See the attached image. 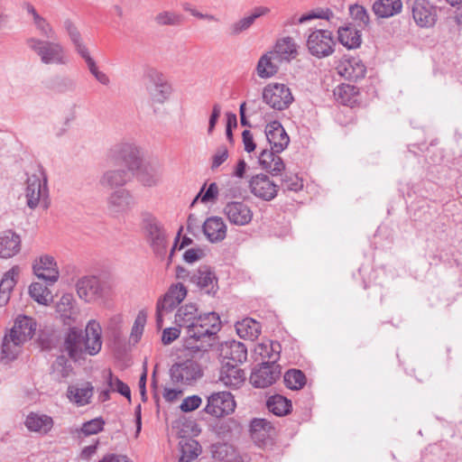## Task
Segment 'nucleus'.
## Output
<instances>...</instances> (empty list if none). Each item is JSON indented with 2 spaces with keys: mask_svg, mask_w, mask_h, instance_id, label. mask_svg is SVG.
Masks as SVG:
<instances>
[{
  "mask_svg": "<svg viewBox=\"0 0 462 462\" xmlns=\"http://www.w3.org/2000/svg\"><path fill=\"white\" fill-rule=\"evenodd\" d=\"M175 322L186 328L183 346L194 353L205 352L209 344L206 338L217 334L220 329V318L216 312L199 314L194 304L180 307L175 314Z\"/></svg>",
  "mask_w": 462,
  "mask_h": 462,
  "instance_id": "1",
  "label": "nucleus"
},
{
  "mask_svg": "<svg viewBox=\"0 0 462 462\" xmlns=\"http://www.w3.org/2000/svg\"><path fill=\"white\" fill-rule=\"evenodd\" d=\"M102 328L100 324L91 319L88 322L85 334L77 328H70L64 338L63 348L70 358L77 360L82 354L95 356L102 347Z\"/></svg>",
  "mask_w": 462,
  "mask_h": 462,
  "instance_id": "2",
  "label": "nucleus"
},
{
  "mask_svg": "<svg viewBox=\"0 0 462 462\" xmlns=\"http://www.w3.org/2000/svg\"><path fill=\"white\" fill-rule=\"evenodd\" d=\"M22 196L26 207L31 210L49 208L48 180L42 167L35 166L26 172Z\"/></svg>",
  "mask_w": 462,
  "mask_h": 462,
  "instance_id": "3",
  "label": "nucleus"
},
{
  "mask_svg": "<svg viewBox=\"0 0 462 462\" xmlns=\"http://www.w3.org/2000/svg\"><path fill=\"white\" fill-rule=\"evenodd\" d=\"M25 45L44 65L67 66L69 63V55L66 47L58 41L31 36L25 40Z\"/></svg>",
  "mask_w": 462,
  "mask_h": 462,
  "instance_id": "4",
  "label": "nucleus"
},
{
  "mask_svg": "<svg viewBox=\"0 0 462 462\" xmlns=\"http://www.w3.org/2000/svg\"><path fill=\"white\" fill-rule=\"evenodd\" d=\"M142 227L155 255L162 257L166 253L168 236L162 223L152 214L143 212Z\"/></svg>",
  "mask_w": 462,
  "mask_h": 462,
  "instance_id": "5",
  "label": "nucleus"
},
{
  "mask_svg": "<svg viewBox=\"0 0 462 462\" xmlns=\"http://www.w3.org/2000/svg\"><path fill=\"white\" fill-rule=\"evenodd\" d=\"M187 296L186 287L180 283H174L170 286L168 291L162 296L156 305V324L162 328L163 317L171 312Z\"/></svg>",
  "mask_w": 462,
  "mask_h": 462,
  "instance_id": "6",
  "label": "nucleus"
},
{
  "mask_svg": "<svg viewBox=\"0 0 462 462\" xmlns=\"http://www.w3.org/2000/svg\"><path fill=\"white\" fill-rule=\"evenodd\" d=\"M306 45L312 56L323 59L334 53L336 42L330 31L316 29L310 32Z\"/></svg>",
  "mask_w": 462,
  "mask_h": 462,
  "instance_id": "7",
  "label": "nucleus"
},
{
  "mask_svg": "<svg viewBox=\"0 0 462 462\" xmlns=\"http://www.w3.org/2000/svg\"><path fill=\"white\" fill-rule=\"evenodd\" d=\"M411 17L421 29L433 28L439 20V8L430 0H412L410 3Z\"/></svg>",
  "mask_w": 462,
  "mask_h": 462,
  "instance_id": "8",
  "label": "nucleus"
},
{
  "mask_svg": "<svg viewBox=\"0 0 462 462\" xmlns=\"http://www.w3.org/2000/svg\"><path fill=\"white\" fill-rule=\"evenodd\" d=\"M263 100L270 107L283 110L293 101L291 89L282 83H270L263 89Z\"/></svg>",
  "mask_w": 462,
  "mask_h": 462,
  "instance_id": "9",
  "label": "nucleus"
},
{
  "mask_svg": "<svg viewBox=\"0 0 462 462\" xmlns=\"http://www.w3.org/2000/svg\"><path fill=\"white\" fill-rule=\"evenodd\" d=\"M77 294L87 303H96L106 295V290L101 281L96 276H85L76 283Z\"/></svg>",
  "mask_w": 462,
  "mask_h": 462,
  "instance_id": "10",
  "label": "nucleus"
},
{
  "mask_svg": "<svg viewBox=\"0 0 462 462\" xmlns=\"http://www.w3.org/2000/svg\"><path fill=\"white\" fill-rule=\"evenodd\" d=\"M236 409L234 396L229 392H217L208 396L206 413L220 418L232 413Z\"/></svg>",
  "mask_w": 462,
  "mask_h": 462,
  "instance_id": "11",
  "label": "nucleus"
},
{
  "mask_svg": "<svg viewBox=\"0 0 462 462\" xmlns=\"http://www.w3.org/2000/svg\"><path fill=\"white\" fill-rule=\"evenodd\" d=\"M170 374L173 382L189 384L202 376V369L197 361L186 359L173 364Z\"/></svg>",
  "mask_w": 462,
  "mask_h": 462,
  "instance_id": "12",
  "label": "nucleus"
},
{
  "mask_svg": "<svg viewBox=\"0 0 462 462\" xmlns=\"http://www.w3.org/2000/svg\"><path fill=\"white\" fill-rule=\"evenodd\" d=\"M134 205V197L131 192L125 189L115 190L107 198V211L113 217L124 216Z\"/></svg>",
  "mask_w": 462,
  "mask_h": 462,
  "instance_id": "13",
  "label": "nucleus"
},
{
  "mask_svg": "<svg viewBox=\"0 0 462 462\" xmlns=\"http://www.w3.org/2000/svg\"><path fill=\"white\" fill-rule=\"evenodd\" d=\"M223 213L232 225L239 226L250 224L254 217L251 207L243 201H228Z\"/></svg>",
  "mask_w": 462,
  "mask_h": 462,
  "instance_id": "14",
  "label": "nucleus"
},
{
  "mask_svg": "<svg viewBox=\"0 0 462 462\" xmlns=\"http://www.w3.org/2000/svg\"><path fill=\"white\" fill-rule=\"evenodd\" d=\"M149 77L153 80V86L147 88L151 102L159 105L164 104L172 94L171 85L156 70H151Z\"/></svg>",
  "mask_w": 462,
  "mask_h": 462,
  "instance_id": "15",
  "label": "nucleus"
},
{
  "mask_svg": "<svg viewBox=\"0 0 462 462\" xmlns=\"http://www.w3.org/2000/svg\"><path fill=\"white\" fill-rule=\"evenodd\" d=\"M251 192L263 200H272L277 195L276 184L265 174L254 176L249 182Z\"/></svg>",
  "mask_w": 462,
  "mask_h": 462,
  "instance_id": "16",
  "label": "nucleus"
},
{
  "mask_svg": "<svg viewBox=\"0 0 462 462\" xmlns=\"http://www.w3.org/2000/svg\"><path fill=\"white\" fill-rule=\"evenodd\" d=\"M22 239L19 234L12 229L0 232V258L10 259L21 251Z\"/></svg>",
  "mask_w": 462,
  "mask_h": 462,
  "instance_id": "17",
  "label": "nucleus"
},
{
  "mask_svg": "<svg viewBox=\"0 0 462 462\" xmlns=\"http://www.w3.org/2000/svg\"><path fill=\"white\" fill-rule=\"evenodd\" d=\"M337 69L338 74L348 80L363 79L366 71L364 62L357 57L343 58Z\"/></svg>",
  "mask_w": 462,
  "mask_h": 462,
  "instance_id": "18",
  "label": "nucleus"
},
{
  "mask_svg": "<svg viewBox=\"0 0 462 462\" xmlns=\"http://www.w3.org/2000/svg\"><path fill=\"white\" fill-rule=\"evenodd\" d=\"M265 135L272 150L275 152H282L290 142L284 128L277 121L271 122L266 125Z\"/></svg>",
  "mask_w": 462,
  "mask_h": 462,
  "instance_id": "19",
  "label": "nucleus"
},
{
  "mask_svg": "<svg viewBox=\"0 0 462 462\" xmlns=\"http://www.w3.org/2000/svg\"><path fill=\"white\" fill-rule=\"evenodd\" d=\"M279 376L277 366L263 363L251 374L250 383L256 388H265L273 384Z\"/></svg>",
  "mask_w": 462,
  "mask_h": 462,
  "instance_id": "20",
  "label": "nucleus"
},
{
  "mask_svg": "<svg viewBox=\"0 0 462 462\" xmlns=\"http://www.w3.org/2000/svg\"><path fill=\"white\" fill-rule=\"evenodd\" d=\"M218 381L226 387L237 389L244 384L245 374L236 365L226 363L219 371Z\"/></svg>",
  "mask_w": 462,
  "mask_h": 462,
  "instance_id": "21",
  "label": "nucleus"
},
{
  "mask_svg": "<svg viewBox=\"0 0 462 462\" xmlns=\"http://www.w3.org/2000/svg\"><path fill=\"white\" fill-rule=\"evenodd\" d=\"M282 62L277 54L272 51L265 52L260 57L256 64L257 76L263 79L273 78L277 74Z\"/></svg>",
  "mask_w": 462,
  "mask_h": 462,
  "instance_id": "22",
  "label": "nucleus"
},
{
  "mask_svg": "<svg viewBox=\"0 0 462 462\" xmlns=\"http://www.w3.org/2000/svg\"><path fill=\"white\" fill-rule=\"evenodd\" d=\"M226 225L220 217H210L204 222V235L212 243L224 240L226 236Z\"/></svg>",
  "mask_w": 462,
  "mask_h": 462,
  "instance_id": "23",
  "label": "nucleus"
},
{
  "mask_svg": "<svg viewBox=\"0 0 462 462\" xmlns=\"http://www.w3.org/2000/svg\"><path fill=\"white\" fill-rule=\"evenodd\" d=\"M281 345L273 341H263L258 343L254 349V356L263 361V364L273 365L279 358Z\"/></svg>",
  "mask_w": 462,
  "mask_h": 462,
  "instance_id": "24",
  "label": "nucleus"
},
{
  "mask_svg": "<svg viewBox=\"0 0 462 462\" xmlns=\"http://www.w3.org/2000/svg\"><path fill=\"white\" fill-rule=\"evenodd\" d=\"M220 356L234 363H243L247 358V348L242 342L230 340L221 344Z\"/></svg>",
  "mask_w": 462,
  "mask_h": 462,
  "instance_id": "25",
  "label": "nucleus"
},
{
  "mask_svg": "<svg viewBox=\"0 0 462 462\" xmlns=\"http://www.w3.org/2000/svg\"><path fill=\"white\" fill-rule=\"evenodd\" d=\"M35 330L36 322L32 318L24 315H19L15 319L14 324L9 333L12 337H17L27 342L32 337Z\"/></svg>",
  "mask_w": 462,
  "mask_h": 462,
  "instance_id": "26",
  "label": "nucleus"
},
{
  "mask_svg": "<svg viewBox=\"0 0 462 462\" xmlns=\"http://www.w3.org/2000/svg\"><path fill=\"white\" fill-rule=\"evenodd\" d=\"M337 38L338 42L348 50L357 49L362 43L361 32L351 23L337 29Z\"/></svg>",
  "mask_w": 462,
  "mask_h": 462,
  "instance_id": "27",
  "label": "nucleus"
},
{
  "mask_svg": "<svg viewBox=\"0 0 462 462\" xmlns=\"http://www.w3.org/2000/svg\"><path fill=\"white\" fill-rule=\"evenodd\" d=\"M25 426L30 431L46 435L53 427V420L46 414L31 412L26 417Z\"/></svg>",
  "mask_w": 462,
  "mask_h": 462,
  "instance_id": "28",
  "label": "nucleus"
},
{
  "mask_svg": "<svg viewBox=\"0 0 462 462\" xmlns=\"http://www.w3.org/2000/svg\"><path fill=\"white\" fill-rule=\"evenodd\" d=\"M402 0H376L372 5V11L378 18H390L402 11Z\"/></svg>",
  "mask_w": 462,
  "mask_h": 462,
  "instance_id": "29",
  "label": "nucleus"
},
{
  "mask_svg": "<svg viewBox=\"0 0 462 462\" xmlns=\"http://www.w3.org/2000/svg\"><path fill=\"white\" fill-rule=\"evenodd\" d=\"M34 274L47 284L55 283L60 277V270L56 262H35L32 266Z\"/></svg>",
  "mask_w": 462,
  "mask_h": 462,
  "instance_id": "30",
  "label": "nucleus"
},
{
  "mask_svg": "<svg viewBox=\"0 0 462 462\" xmlns=\"http://www.w3.org/2000/svg\"><path fill=\"white\" fill-rule=\"evenodd\" d=\"M93 386L89 383L81 385H69L67 391L68 399L78 406H84L90 402L93 395Z\"/></svg>",
  "mask_w": 462,
  "mask_h": 462,
  "instance_id": "31",
  "label": "nucleus"
},
{
  "mask_svg": "<svg viewBox=\"0 0 462 462\" xmlns=\"http://www.w3.org/2000/svg\"><path fill=\"white\" fill-rule=\"evenodd\" d=\"M190 281L207 293H215L217 291V280L215 274L207 268L199 269L192 273Z\"/></svg>",
  "mask_w": 462,
  "mask_h": 462,
  "instance_id": "32",
  "label": "nucleus"
},
{
  "mask_svg": "<svg viewBox=\"0 0 462 462\" xmlns=\"http://www.w3.org/2000/svg\"><path fill=\"white\" fill-rule=\"evenodd\" d=\"M128 172L124 169H110L106 171L99 179V184L106 189L122 187L128 181Z\"/></svg>",
  "mask_w": 462,
  "mask_h": 462,
  "instance_id": "33",
  "label": "nucleus"
},
{
  "mask_svg": "<svg viewBox=\"0 0 462 462\" xmlns=\"http://www.w3.org/2000/svg\"><path fill=\"white\" fill-rule=\"evenodd\" d=\"M117 153L125 161L130 171L140 167L141 152L135 144L130 143H121L117 147Z\"/></svg>",
  "mask_w": 462,
  "mask_h": 462,
  "instance_id": "34",
  "label": "nucleus"
},
{
  "mask_svg": "<svg viewBox=\"0 0 462 462\" xmlns=\"http://www.w3.org/2000/svg\"><path fill=\"white\" fill-rule=\"evenodd\" d=\"M24 343L25 341L12 337L10 333L5 335L2 344L1 359L6 363L14 360L21 353Z\"/></svg>",
  "mask_w": 462,
  "mask_h": 462,
  "instance_id": "35",
  "label": "nucleus"
},
{
  "mask_svg": "<svg viewBox=\"0 0 462 462\" xmlns=\"http://www.w3.org/2000/svg\"><path fill=\"white\" fill-rule=\"evenodd\" d=\"M139 182L146 188H154L162 182V171L160 167L145 165L137 173Z\"/></svg>",
  "mask_w": 462,
  "mask_h": 462,
  "instance_id": "36",
  "label": "nucleus"
},
{
  "mask_svg": "<svg viewBox=\"0 0 462 462\" xmlns=\"http://www.w3.org/2000/svg\"><path fill=\"white\" fill-rule=\"evenodd\" d=\"M26 12L32 17V23L35 30L42 36L52 38L55 35V29L51 23L41 15L35 7L30 4L26 5Z\"/></svg>",
  "mask_w": 462,
  "mask_h": 462,
  "instance_id": "37",
  "label": "nucleus"
},
{
  "mask_svg": "<svg viewBox=\"0 0 462 462\" xmlns=\"http://www.w3.org/2000/svg\"><path fill=\"white\" fill-rule=\"evenodd\" d=\"M62 28L68 34V37L73 45L75 51L80 56L86 51H88V47L86 46L81 33L79 31L78 27L76 26L75 23L69 19L67 18L62 22Z\"/></svg>",
  "mask_w": 462,
  "mask_h": 462,
  "instance_id": "38",
  "label": "nucleus"
},
{
  "mask_svg": "<svg viewBox=\"0 0 462 462\" xmlns=\"http://www.w3.org/2000/svg\"><path fill=\"white\" fill-rule=\"evenodd\" d=\"M274 151L263 150L259 156V163L263 169L273 175L279 174L284 170L285 165L282 158Z\"/></svg>",
  "mask_w": 462,
  "mask_h": 462,
  "instance_id": "39",
  "label": "nucleus"
},
{
  "mask_svg": "<svg viewBox=\"0 0 462 462\" xmlns=\"http://www.w3.org/2000/svg\"><path fill=\"white\" fill-rule=\"evenodd\" d=\"M74 299L69 293L63 294L56 304V311L65 324L74 321L77 317V310L74 308Z\"/></svg>",
  "mask_w": 462,
  "mask_h": 462,
  "instance_id": "40",
  "label": "nucleus"
},
{
  "mask_svg": "<svg viewBox=\"0 0 462 462\" xmlns=\"http://www.w3.org/2000/svg\"><path fill=\"white\" fill-rule=\"evenodd\" d=\"M237 335L244 339L254 340L261 334V325L251 318L243 319L236 323Z\"/></svg>",
  "mask_w": 462,
  "mask_h": 462,
  "instance_id": "41",
  "label": "nucleus"
},
{
  "mask_svg": "<svg viewBox=\"0 0 462 462\" xmlns=\"http://www.w3.org/2000/svg\"><path fill=\"white\" fill-rule=\"evenodd\" d=\"M272 51L277 54L282 61H289L297 56V44L292 38L285 37L276 42Z\"/></svg>",
  "mask_w": 462,
  "mask_h": 462,
  "instance_id": "42",
  "label": "nucleus"
},
{
  "mask_svg": "<svg viewBox=\"0 0 462 462\" xmlns=\"http://www.w3.org/2000/svg\"><path fill=\"white\" fill-rule=\"evenodd\" d=\"M266 405L268 410L277 416L286 415L291 408V401L279 394L269 397Z\"/></svg>",
  "mask_w": 462,
  "mask_h": 462,
  "instance_id": "43",
  "label": "nucleus"
},
{
  "mask_svg": "<svg viewBox=\"0 0 462 462\" xmlns=\"http://www.w3.org/2000/svg\"><path fill=\"white\" fill-rule=\"evenodd\" d=\"M181 455L179 462H190L200 454V446L192 439H183L180 442Z\"/></svg>",
  "mask_w": 462,
  "mask_h": 462,
  "instance_id": "44",
  "label": "nucleus"
},
{
  "mask_svg": "<svg viewBox=\"0 0 462 462\" xmlns=\"http://www.w3.org/2000/svg\"><path fill=\"white\" fill-rule=\"evenodd\" d=\"M251 435L255 441H263L273 430L270 422L264 419H254L251 422Z\"/></svg>",
  "mask_w": 462,
  "mask_h": 462,
  "instance_id": "45",
  "label": "nucleus"
},
{
  "mask_svg": "<svg viewBox=\"0 0 462 462\" xmlns=\"http://www.w3.org/2000/svg\"><path fill=\"white\" fill-rule=\"evenodd\" d=\"M336 100L345 106H352L356 101V89L354 86L342 84L334 89Z\"/></svg>",
  "mask_w": 462,
  "mask_h": 462,
  "instance_id": "46",
  "label": "nucleus"
},
{
  "mask_svg": "<svg viewBox=\"0 0 462 462\" xmlns=\"http://www.w3.org/2000/svg\"><path fill=\"white\" fill-rule=\"evenodd\" d=\"M80 57L85 60L89 72L96 79L97 81H98L100 84L104 86L110 85L111 80L109 76L106 72L98 69L96 61L90 56L88 51L80 55Z\"/></svg>",
  "mask_w": 462,
  "mask_h": 462,
  "instance_id": "47",
  "label": "nucleus"
},
{
  "mask_svg": "<svg viewBox=\"0 0 462 462\" xmlns=\"http://www.w3.org/2000/svg\"><path fill=\"white\" fill-rule=\"evenodd\" d=\"M29 294L35 301L42 305H48L52 300L50 290L40 282H33L30 285Z\"/></svg>",
  "mask_w": 462,
  "mask_h": 462,
  "instance_id": "48",
  "label": "nucleus"
},
{
  "mask_svg": "<svg viewBox=\"0 0 462 462\" xmlns=\"http://www.w3.org/2000/svg\"><path fill=\"white\" fill-rule=\"evenodd\" d=\"M283 379L285 385L291 390H300L306 383L305 374L300 370L297 369L287 371Z\"/></svg>",
  "mask_w": 462,
  "mask_h": 462,
  "instance_id": "49",
  "label": "nucleus"
},
{
  "mask_svg": "<svg viewBox=\"0 0 462 462\" xmlns=\"http://www.w3.org/2000/svg\"><path fill=\"white\" fill-rule=\"evenodd\" d=\"M154 21L161 26H176L182 23L183 16L180 13L174 11H162L155 15Z\"/></svg>",
  "mask_w": 462,
  "mask_h": 462,
  "instance_id": "50",
  "label": "nucleus"
},
{
  "mask_svg": "<svg viewBox=\"0 0 462 462\" xmlns=\"http://www.w3.org/2000/svg\"><path fill=\"white\" fill-rule=\"evenodd\" d=\"M349 15L359 27H366L370 24V15L361 5H351L349 6Z\"/></svg>",
  "mask_w": 462,
  "mask_h": 462,
  "instance_id": "51",
  "label": "nucleus"
},
{
  "mask_svg": "<svg viewBox=\"0 0 462 462\" xmlns=\"http://www.w3.org/2000/svg\"><path fill=\"white\" fill-rule=\"evenodd\" d=\"M106 383L113 392H117L120 394L125 396L126 398L130 399L131 397V391L127 384L123 383L119 378L115 377L111 371H108L106 376Z\"/></svg>",
  "mask_w": 462,
  "mask_h": 462,
  "instance_id": "52",
  "label": "nucleus"
},
{
  "mask_svg": "<svg viewBox=\"0 0 462 462\" xmlns=\"http://www.w3.org/2000/svg\"><path fill=\"white\" fill-rule=\"evenodd\" d=\"M19 272V268L15 266L5 273L0 282V292H11L17 282Z\"/></svg>",
  "mask_w": 462,
  "mask_h": 462,
  "instance_id": "53",
  "label": "nucleus"
},
{
  "mask_svg": "<svg viewBox=\"0 0 462 462\" xmlns=\"http://www.w3.org/2000/svg\"><path fill=\"white\" fill-rule=\"evenodd\" d=\"M206 185L202 187L199 193L195 198L193 204L198 200L200 199L202 203H208V202H215L217 196H218V187L217 183L212 182L209 184L208 189L205 190Z\"/></svg>",
  "mask_w": 462,
  "mask_h": 462,
  "instance_id": "54",
  "label": "nucleus"
},
{
  "mask_svg": "<svg viewBox=\"0 0 462 462\" xmlns=\"http://www.w3.org/2000/svg\"><path fill=\"white\" fill-rule=\"evenodd\" d=\"M333 17H334V14L330 9H328V8L320 9V10L312 11L309 14L301 15L299 18L298 23H304L309 22L313 19H324V20L329 21Z\"/></svg>",
  "mask_w": 462,
  "mask_h": 462,
  "instance_id": "55",
  "label": "nucleus"
},
{
  "mask_svg": "<svg viewBox=\"0 0 462 462\" xmlns=\"http://www.w3.org/2000/svg\"><path fill=\"white\" fill-rule=\"evenodd\" d=\"M254 21L249 15L244 16L238 21L235 22L230 26V32L233 35H238L241 32L248 30Z\"/></svg>",
  "mask_w": 462,
  "mask_h": 462,
  "instance_id": "56",
  "label": "nucleus"
},
{
  "mask_svg": "<svg viewBox=\"0 0 462 462\" xmlns=\"http://www.w3.org/2000/svg\"><path fill=\"white\" fill-rule=\"evenodd\" d=\"M104 420L100 418L93 419L85 422L81 427V431L86 436L97 434L103 430Z\"/></svg>",
  "mask_w": 462,
  "mask_h": 462,
  "instance_id": "57",
  "label": "nucleus"
},
{
  "mask_svg": "<svg viewBox=\"0 0 462 462\" xmlns=\"http://www.w3.org/2000/svg\"><path fill=\"white\" fill-rule=\"evenodd\" d=\"M228 150L226 146L220 145L212 156L211 169L214 171L224 163L228 158Z\"/></svg>",
  "mask_w": 462,
  "mask_h": 462,
  "instance_id": "58",
  "label": "nucleus"
},
{
  "mask_svg": "<svg viewBox=\"0 0 462 462\" xmlns=\"http://www.w3.org/2000/svg\"><path fill=\"white\" fill-rule=\"evenodd\" d=\"M68 360L63 356H59L53 363L54 372L59 373L61 378L68 377L71 371L70 365L68 364Z\"/></svg>",
  "mask_w": 462,
  "mask_h": 462,
  "instance_id": "59",
  "label": "nucleus"
},
{
  "mask_svg": "<svg viewBox=\"0 0 462 462\" xmlns=\"http://www.w3.org/2000/svg\"><path fill=\"white\" fill-rule=\"evenodd\" d=\"M145 321H146V319L143 315L139 314L137 316V318L134 321V324L132 328V331H131V339L134 343L138 342V340L140 339V337L143 332Z\"/></svg>",
  "mask_w": 462,
  "mask_h": 462,
  "instance_id": "60",
  "label": "nucleus"
},
{
  "mask_svg": "<svg viewBox=\"0 0 462 462\" xmlns=\"http://www.w3.org/2000/svg\"><path fill=\"white\" fill-rule=\"evenodd\" d=\"M201 402L198 395L189 396L182 401L180 408L185 412L192 411L200 406Z\"/></svg>",
  "mask_w": 462,
  "mask_h": 462,
  "instance_id": "61",
  "label": "nucleus"
},
{
  "mask_svg": "<svg viewBox=\"0 0 462 462\" xmlns=\"http://www.w3.org/2000/svg\"><path fill=\"white\" fill-rule=\"evenodd\" d=\"M180 329L179 328H167L162 331V342L165 346L170 345L174 340H176L180 337Z\"/></svg>",
  "mask_w": 462,
  "mask_h": 462,
  "instance_id": "62",
  "label": "nucleus"
},
{
  "mask_svg": "<svg viewBox=\"0 0 462 462\" xmlns=\"http://www.w3.org/2000/svg\"><path fill=\"white\" fill-rule=\"evenodd\" d=\"M183 260H199L207 257V250L201 247H191L183 253Z\"/></svg>",
  "mask_w": 462,
  "mask_h": 462,
  "instance_id": "63",
  "label": "nucleus"
},
{
  "mask_svg": "<svg viewBox=\"0 0 462 462\" xmlns=\"http://www.w3.org/2000/svg\"><path fill=\"white\" fill-rule=\"evenodd\" d=\"M77 87L76 81L70 78H63L57 84L56 88L60 93H69L75 91Z\"/></svg>",
  "mask_w": 462,
  "mask_h": 462,
  "instance_id": "64",
  "label": "nucleus"
}]
</instances>
